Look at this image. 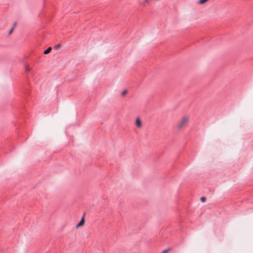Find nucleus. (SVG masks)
<instances>
[{
  "mask_svg": "<svg viewBox=\"0 0 253 253\" xmlns=\"http://www.w3.org/2000/svg\"><path fill=\"white\" fill-rule=\"evenodd\" d=\"M189 118L187 116H184L181 120L178 123L177 127L179 129H181L185 127L188 122Z\"/></svg>",
  "mask_w": 253,
  "mask_h": 253,
  "instance_id": "obj_1",
  "label": "nucleus"
},
{
  "mask_svg": "<svg viewBox=\"0 0 253 253\" xmlns=\"http://www.w3.org/2000/svg\"><path fill=\"white\" fill-rule=\"evenodd\" d=\"M84 216H83L82 217V219H81L80 221L77 225V227H78L83 225L84 224Z\"/></svg>",
  "mask_w": 253,
  "mask_h": 253,
  "instance_id": "obj_2",
  "label": "nucleus"
},
{
  "mask_svg": "<svg viewBox=\"0 0 253 253\" xmlns=\"http://www.w3.org/2000/svg\"><path fill=\"white\" fill-rule=\"evenodd\" d=\"M136 125L138 127H140L142 126L141 121L138 118L136 119Z\"/></svg>",
  "mask_w": 253,
  "mask_h": 253,
  "instance_id": "obj_3",
  "label": "nucleus"
},
{
  "mask_svg": "<svg viewBox=\"0 0 253 253\" xmlns=\"http://www.w3.org/2000/svg\"><path fill=\"white\" fill-rule=\"evenodd\" d=\"M51 49H52L51 47H50V46L48 47L46 49H45L43 51V53L45 54L48 53L50 51Z\"/></svg>",
  "mask_w": 253,
  "mask_h": 253,
  "instance_id": "obj_4",
  "label": "nucleus"
},
{
  "mask_svg": "<svg viewBox=\"0 0 253 253\" xmlns=\"http://www.w3.org/2000/svg\"><path fill=\"white\" fill-rule=\"evenodd\" d=\"M16 22H15V23H14V26H13V27H14V26L16 25ZM13 28H14V27H13L12 29H10V30L9 31V33H8V34H9V35H10V34H11L12 33V31H13Z\"/></svg>",
  "mask_w": 253,
  "mask_h": 253,
  "instance_id": "obj_5",
  "label": "nucleus"
},
{
  "mask_svg": "<svg viewBox=\"0 0 253 253\" xmlns=\"http://www.w3.org/2000/svg\"><path fill=\"white\" fill-rule=\"evenodd\" d=\"M201 200L203 202H205L206 201V198L205 197H202L201 198Z\"/></svg>",
  "mask_w": 253,
  "mask_h": 253,
  "instance_id": "obj_6",
  "label": "nucleus"
},
{
  "mask_svg": "<svg viewBox=\"0 0 253 253\" xmlns=\"http://www.w3.org/2000/svg\"><path fill=\"white\" fill-rule=\"evenodd\" d=\"M127 92V90L126 89L124 90L123 91V92H122V94L123 95H125L126 93Z\"/></svg>",
  "mask_w": 253,
  "mask_h": 253,
  "instance_id": "obj_7",
  "label": "nucleus"
},
{
  "mask_svg": "<svg viewBox=\"0 0 253 253\" xmlns=\"http://www.w3.org/2000/svg\"><path fill=\"white\" fill-rule=\"evenodd\" d=\"M169 249L165 250L164 251H163L161 253H167L169 251Z\"/></svg>",
  "mask_w": 253,
  "mask_h": 253,
  "instance_id": "obj_8",
  "label": "nucleus"
},
{
  "mask_svg": "<svg viewBox=\"0 0 253 253\" xmlns=\"http://www.w3.org/2000/svg\"><path fill=\"white\" fill-rule=\"evenodd\" d=\"M59 44H57V45H55L53 47V48H54V49H57V48L59 47Z\"/></svg>",
  "mask_w": 253,
  "mask_h": 253,
  "instance_id": "obj_9",
  "label": "nucleus"
},
{
  "mask_svg": "<svg viewBox=\"0 0 253 253\" xmlns=\"http://www.w3.org/2000/svg\"><path fill=\"white\" fill-rule=\"evenodd\" d=\"M26 71H30V68L28 67H26Z\"/></svg>",
  "mask_w": 253,
  "mask_h": 253,
  "instance_id": "obj_10",
  "label": "nucleus"
}]
</instances>
